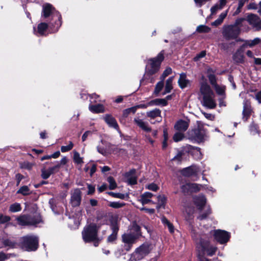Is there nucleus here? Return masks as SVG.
Listing matches in <instances>:
<instances>
[{"instance_id": "obj_1", "label": "nucleus", "mask_w": 261, "mask_h": 261, "mask_svg": "<svg viewBox=\"0 0 261 261\" xmlns=\"http://www.w3.org/2000/svg\"><path fill=\"white\" fill-rule=\"evenodd\" d=\"M203 227L204 230L200 232H197L196 230L192 229V237L197 242L199 261H211L205 257L204 255L213 256L216 253L217 248L211 245L208 241L204 240V238H208L212 236L213 228L211 226L205 227L204 225Z\"/></svg>"}, {"instance_id": "obj_2", "label": "nucleus", "mask_w": 261, "mask_h": 261, "mask_svg": "<svg viewBox=\"0 0 261 261\" xmlns=\"http://www.w3.org/2000/svg\"><path fill=\"white\" fill-rule=\"evenodd\" d=\"M164 59V52L162 51L156 57L148 60L143 81L146 80L147 82L150 83L154 82L156 77L155 74L159 71Z\"/></svg>"}, {"instance_id": "obj_3", "label": "nucleus", "mask_w": 261, "mask_h": 261, "mask_svg": "<svg viewBox=\"0 0 261 261\" xmlns=\"http://www.w3.org/2000/svg\"><path fill=\"white\" fill-rule=\"evenodd\" d=\"M200 92L202 96V105L207 109H215L217 103L215 99V94L210 86L206 83L202 82L200 85Z\"/></svg>"}, {"instance_id": "obj_4", "label": "nucleus", "mask_w": 261, "mask_h": 261, "mask_svg": "<svg viewBox=\"0 0 261 261\" xmlns=\"http://www.w3.org/2000/svg\"><path fill=\"white\" fill-rule=\"evenodd\" d=\"M42 16L46 18L51 16L53 19H56L55 24L50 23L53 27V32H56L61 25V15L57 12H55L54 8L49 4H44L43 6Z\"/></svg>"}, {"instance_id": "obj_5", "label": "nucleus", "mask_w": 261, "mask_h": 261, "mask_svg": "<svg viewBox=\"0 0 261 261\" xmlns=\"http://www.w3.org/2000/svg\"><path fill=\"white\" fill-rule=\"evenodd\" d=\"M38 247V238L34 236H27L22 238L20 247L27 251H34Z\"/></svg>"}, {"instance_id": "obj_6", "label": "nucleus", "mask_w": 261, "mask_h": 261, "mask_svg": "<svg viewBox=\"0 0 261 261\" xmlns=\"http://www.w3.org/2000/svg\"><path fill=\"white\" fill-rule=\"evenodd\" d=\"M151 249L150 245L148 244H142L131 254L129 261H137L143 259L149 253Z\"/></svg>"}, {"instance_id": "obj_7", "label": "nucleus", "mask_w": 261, "mask_h": 261, "mask_svg": "<svg viewBox=\"0 0 261 261\" xmlns=\"http://www.w3.org/2000/svg\"><path fill=\"white\" fill-rule=\"evenodd\" d=\"M240 32L239 27L232 25H224L222 28V34L226 40L237 38Z\"/></svg>"}, {"instance_id": "obj_8", "label": "nucleus", "mask_w": 261, "mask_h": 261, "mask_svg": "<svg viewBox=\"0 0 261 261\" xmlns=\"http://www.w3.org/2000/svg\"><path fill=\"white\" fill-rule=\"evenodd\" d=\"M17 221L21 225H36L41 222V218L39 214L33 216L23 215L18 217Z\"/></svg>"}, {"instance_id": "obj_9", "label": "nucleus", "mask_w": 261, "mask_h": 261, "mask_svg": "<svg viewBox=\"0 0 261 261\" xmlns=\"http://www.w3.org/2000/svg\"><path fill=\"white\" fill-rule=\"evenodd\" d=\"M97 229L96 225L90 224L85 227L82 232V237L85 242H89L97 239Z\"/></svg>"}, {"instance_id": "obj_10", "label": "nucleus", "mask_w": 261, "mask_h": 261, "mask_svg": "<svg viewBox=\"0 0 261 261\" xmlns=\"http://www.w3.org/2000/svg\"><path fill=\"white\" fill-rule=\"evenodd\" d=\"M197 127L190 132V136L192 139L197 142L203 141L206 137V130L203 124L200 121H197Z\"/></svg>"}, {"instance_id": "obj_11", "label": "nucleus", "mask_w": 261, "mask_h": 261, "mask_svg": "<svg viewBox=\"0 0 261 261\" xmlns=\"http://www.w3.org/2000/svg\"><path fill=\"white\" fill-rule=\"evenodd\" d=\"M212 233V235L214 236L215 240L222 244L227 243L230 238L229 233L224 230L220 229L213 230Z\"/></svg>"}, {"instance_id": "obj_12", "label": "nucleus", "mask_w": 261, "mask_h": 261, "mask_svg": "<svg viewBox=\"0 0 261 261\" xmlns=\"http://www.w3.org/2000/svg\"><path fill=\"white\" fill-rule=\"evenodd\" d=\"M247 20L253 28L258 31L261 30V19L256 14H250L247 16Z\"/></svg>"}, {"instance_id": "obj_13", "label": "nucleus", "mask_w": 261, "mask_h": 261, "mask_svg": "<svg viewBox=\"0 0 261 261\" xmlns=\"http://www.w3.org/2000/svg\"><path fill=\"white\" fill-rule=\"evenodd\" d=\"M201 185L195 183H186L181 187V191L184 194L196 192L200 190Z\"/></svg>"}, {"instance_id": "obj_14", "label": "nucleus", "mask_w": 261, "mask_h": 261, "mask_svg": "<svg viewBox=\"0 0 261 261\" xmlns=\"http://www.w3.org/2000/svg\"><path fill=\"white\" fill-rule=\"evenodd\" d=\"M75 215V216L70 217L68 222V226L72 229L77 228L80 225V222L82 220V215L80 212H78Z\"/></svg>"}, {"instance_id": "obj_15", "label": "nucleus", "mask_w": 261, "mask_h": 261, "mask_svg": "<svg viewBox=\"0 0 261 261\" xmlns=\"http://www.w3.org/2000/svg\"><path fill=\"white\" fill-rule=\"evenodd\" d=\"M252 112L250 101L245 99L243 101V110L242 112V119L244 121H246L250 117Z\"/></svg>"}, {"instance_id": "obj_16", "label": "nucleus", "mask_w": 261, "mask_h": 261, "mask_svg": "<svg viewBox=\"0 0 261 261\" xmlns=\"http://www.w3.org/2000/svg\"><path fill=\"white\" fill-rule=\"evenodd\" d=\"M134 121L135 124H136L144 132L146 133H149L151 132V128L147 122L144 121L138 117H135Z\"/></svg>"}, {"instance_id": "obj_17", "label": "nucleus", "mask_w": 261, "mask_h": 261, "mask_svg": "<svg viewBox=\"0 0 261 261\" xmlns=\"http://www.w3.org/2000/svg\"><path fill=\"white\" fill-rule=\"evenodd\" d=\"M81 201V192L79 189H75L71 194L70 203L73 206L80 204Z\"/></svg>"}, {"instance_id": "obj_18", "label": "nucleus", "mask_w": 261, "mask_h": 261, "mask_svg": "<svg viewBox=\"0 0 261 261\" xmlns=\"http://www.w3.org/2000/svg\"><path fill=\"white\" fill-rule=\"evenodd\" d=\"M193 201L198 209L201 211L206 204V199L204 195H199L193 197Z\"/></svg>"}, {"instance_id": "obj_19", "label": "nucleus", "mask_w": 261, "mask_h": 261, "mask_svg": "<svg viewBox=\"0 0 261 261\" xmlns=\"http://www.w3.org/2000/svg\"><path fill=\"white\" fill-rule=\"evenodd\" d=\"M189 125V120H179L174 125L176 130L180 132H184L187 130Z\"/></svg>"}, {"instance_id": "obj_20", "label": "nucleus", "mask_w": 261, "mask_h": 261, "mask_svg": "<svg viewBox=\"0 0 261 261\" xmlns=\"http://www.w3.org/2000/svg\"><path fill=\"white\" fill-rule=\"evenodd\" d=\"M198 171V168L195 165H192L182 170L181 174L185 176L189 177L196 174Z\"/></svg>"}, {"instance_id": "obj_21", "label": "nucleus", "mask_w": 261, "mask_h": 261, "mask_svg": "<svg viewBox=\"0 0 261 261\" xmlns=\"http://www.w3.org/2000/svg\"><path fill=\"white\" fill-rule=\"evenodd\" d=\"M122 238L123 242L124 243L127 244L128 245L129 248H126V250H129V249L130 247V245L134 244L137 238L135 235L133 234L130 233L124 234L122 236Z\"/></svg>"}, {"instance_id": "obj_22", "label": "nucleus", "mask_w": 261, "mask_h": 261, "mask_svg": "<svg viewBox=\"0 0 261 261\" xmlns=\"http://www.w3.org/2000/svg\"><path fill=\"white\" fill-rule=\"evenodd\" d=\"M243 52L244 51L242 48H240L236 51L232 57L233 60L234 62L236 63H243L244 62Z\"/></svg>"}, {"instance_id": "obj_23", "label": "nucleus", "mask_w": 261, "mask_h": 261, "mask_svg": "<svg viewBox=\"0 0 261 261\" xmlns=\"http://www.w3.org/2000/svg\"><path fill=\"white\" fill-rule=\"evenodd\" d=\"M103 119L108 125L112 127L118 129V125L116 119L111 115L107 114L103 117Z\"/></svg>"}, {"instance_id": "obj_24", "label": "nucleus", "mask_w": 261, "mask_h": 261, "mask_svg": "<svg viewBox=\"0 0 261 261\" xmlns=\"http://www.w3.org/2000/svg\"><path fill=\"white\" fill-rule=\"evenodd\" d=\"M48 28V24L45 22H41L38 25L37 31L34 28V33L37 36L45 35V32Z\"/></svg>"}, {"instance_id": "obj_25", "label": "nucleus", "mask_w": 261, "mask_h": 261, "mask_svg": "<svg viewBox=\"0 0 261 261\" xmlns=\"http://www.w3.org/2000/svg\"><path fill=\"white\" fill-rule=\"evenodd\" d=\"M227 0H219V3L211 8V15L216 14L218 11L222 10L227 3Z\"/></svg>"}, {"instance_id": "obj_26", "label": "nucleus", "mask_w": 261, "mask_h": 261, "mask_svg": "<svg viewBox=\"0 0 261 261\" xmlns=\"http://www.w3.org/2000/svg\"><path fill=\"white\" fill-rule=\"evenodd\" d=\"M178 83L179 86L181 89H184L190 85V81L187 79L186 74L184 73H182L180 74Z\"/></svg>"}, {"instance_id": "obj_27", "label": "nucleus", "mask_w": 261, "mask_h": 261, "mask_svg": "<svg viewBox=\"0 0 261 261\" xmlns=\"http://www.w3.org/2000/svg\"><path fill=\"white\" fill-rule=\"evenodd\" d=\"M60 165H57L52 168L46 170L45 168H43L41 170V177L43 179H47L50 175L54 172V171L59 168Z\"/></svg>"}, {"instance_id": "obj_28", "label": "nucleus", "mask_w": 261, "mask_h": 261, "mask_svg": "<svg viewBox=\"0 0 261 261\" xmlns=\"http://www.w3.org/2000/svg\"><path fill=\"white\" fill-rule=\"evenodd\" d=\"M153 194L150 192H145L140 196L139 200L141 202L142 205L146 204L151 202V198L152 197Z\"/></svg>"}, {"instance_id": "obj_29", "label": "nucleus", "mask_w": 261, "mask_h": 261, "mask_svg": "<svg viewBox=\"0 0 261 261\" xmlns=\"http://www.w3.org/2000/svg\"><path fill=\"white\" fill-rule=\"evenodd\" d=\"M228 12V9L221 13L219 17L214 22L212 23V25L215 27H217L220 25L223 21L224 19L227 16Z\"/></svg>"}, {"instance_id": "obj_30", "label": "nucleus", "mask_w": 261, "mask_h": 261, "mask_svg": "<svg viewBox=\"0 0 261 261\" xmlns=\"http://www.w3.org/2000/svg\"><path fill=\"white\" fill-rule=\"evenodd\" d=\"M89 110L94 113H100L105 112V108L101 104L96 105H90L89 106Z\"/></svg>"}, {"instance_id": "obj_31", "label": "nucleus", "mask_w": 261, "mask_h": 261, "mask_svg": "<svg viewBox=\"0 0 261 261\" xmlns=\"http://www.w3.org/2000/svg\"><path fill=\"white\" fill-rule=\"evenodd\" d=\"M135 172L136 170L135 169H133L126 173L127 182L129 185H134L137 184V177L134 175Z\"/></svg>"}, {"instance_id": "obj_32", "label": "nucleus", "mask_w": 261, "mask_h": 261, "mask_svg": "<svg viewBox=\"0 0 261 261\" xmlns=\"http://www.w3.org/2000/svg\"><path fill=\"white\" fill-rule=\"evenodd\" d=\"M167 105V100L164 98H158L152 100L148 102L149 106H157L162 105L163 106H166Z\"/></svg>"}, {"instance_id": "obj_33", "label": "nucleus", "mask_w": 261, "mask_h": 261, "mask_svg": "<svg viewBox=\"0 0 261 261\" xmlns=\"http://www.w3.org/2000/svg\"><path fill=\"white\" fill-rule=\"evenodd\" d=\"M174 80V76H171L168 78L166 82V85L165 88V91L163 94L169 93L172 89V82Z\"/></svg>"}, {"instance_id": "obj_34", "label": "nucleus", "mask_w": 261, "mask_h": 261, "mask_svg": "<svg viewBox=\"0 0 261 261\" xmlns=\"http://www.w3.org/2000/svg\"><path fill=\"white\" fill-rule=\"evenodd\" d=\"M211 214V210L209 206L206 207L204 212H201L199 215L198 216L197 219L200 221L205 220L208 215Z\"/></svg>"}, {"instance_id": "obj_35", "label": "nucleus", "mask_w": 261, "mask_h": 261, "mask_svg": "<svg viewBox=\"0 0 261 261\" xmlns=\"http://www.w3.org/2000/svg\"><path fill=\"white\" fill-rule=\"evenodd\" d=\"M260 42V39L259 38H255L253 40H245V43L243 44V46H249L250 47H252L256 44H258Z\"/></svg>"}, {"instance_id": "obj_36", "label": "nucleus", "mask_w": 261, "mask_h": 261, "mask_svg": "<svg viewBox=\"0 0 261 261\" xmlns=\"http://www.w3.org/2000/svg\"><path fill=\"white\" fill-rule=\"evenodd\" d=\"M213 87L218 95H222L224 96V98H225V86H219L217 84L215 85Z\"/></svg>"}, {"instance_id": "obj_37", "label": "nucleus", "mask_w": 261, "mask_h": 261, "mask_svg": "<svg viewBox=\"0 0 261 261\" xmlns=\"http://www.w3.org/2000/svg\"><path fill=\"white\" fill-rule=\"evenodd\" d=\"M146 115L148 117L153 119L158 116H160L161 111L159 109H155L152 111L147 112Z\"/></svg>"}, {"instance_id": "obj_38", "label": "nucleus", "mask_w": 261, "mask_h": 261, "mask_svg": "<svg viewBox=\"0 0 261 261\" xmlns=\"http://www.w3.org/2000/svg\"><path fill=\"white\" fill-rule=\"evenodd\" d=\"M17 193L21 194L24 196H27L31 193V191L27 186H23L19 188L17 191Z\"/></svg>"}, {"instance_id": "obj_39", "label": "nucleus", "mask_w": 261, "mask_h": 261, "mask_svg": "<svg viewBox=\"0 0 261 261\" xmlns=\"http://www.w3.org/2000/svg\"><path fill=\"white\" fill-rule=\"evenodd\" d=\"M21 210V207L19 203H14L11 204L9 207V211L12 213H16Z\"/></svg>"}, {"instance_id": "obj_40", "label": "nucleus", "mask_w": 261, "mask_h": 261, "mask_svg": "<svg viewBox=\"0 0 261 261\" xmlns=\"http://www.w3.org/2000/svg\"><path fill=\"white\" fill-rule=\"evenodd\" d=\"M211 31V28L205 25H200L197 27L196 31L200 33H208Z\"/></svg>"}, {"instance_id": "obj_41", "label": "nucleus", "mask_w": 261, "mask_h": 261, "mask_svg": "<svg viewBox=\"0 0 261 261\" xmlns=\"http://www.w3.org/2000/svg\"><path fill=\"white\" fill-rule=\"evenodd\" d=\"M73 160L74 162L77 164H81L83 163V159L80 156L79 152L76 151L73 152Z\"/></svg>"}, {"instance_id": "obj_42", "label": "nucleus", "mask_w": 261, "mask_h": 261, "mask_svg": "<svg viewBox=\"0 0 261 261\" xmlns=\"http://www.w3.org/2000/svg\"><path fill=\"white\" fill-rule=\"evenodd\" d=\"M3 244L5 246H8L11 248H17V243L12 241L9 239L5 240L3 241Z\"/></svg>"}, {"instance_id": "obj_43", "label": "nucleus", "mask_w": 261, "mask_h": 261, "mask_svg": "<svg viewBox=\"0 0 261 261\" xmlns=\"http://www.w3.org/2000/svg\"><path fill=\"white\" fill-rule=\"evenodd\" d=\"M107 180L109 183V189L110 190H114L116 188L117 184L114 179L112 177H109L107 179Z\"/></svg>"}, {"instance_id": "obj_44", "label": "nucleus", "mask_w": 261, "mask_h": 261, "mask_svg": "<svg viewBox=\"0 0 261 261\" xmlns=\"http://www.w3.org/2000/svg\"><path fill=\"white\" fill-rule=\"evenodd\" d=\"M184 138V135L182 133V132H179L176 133L173 136V140L177 142L180 141L183 139Z\"/></svg>"}, {"instance_id": "obj_45", "label": "nucleus", "mask_w": 261, "mask_h": 261, "mask_svg": "<svg viewBox=\"0 0 261 261\" xmlns=\"http://www.w3.org/2000/svg\"><path fill=\"white\" fill-rule=\"evenodd\" d=\"M164 86V80H161V81L159 82L155 88L154 93L155 94H158L160 93V92L161 91V90L163 89Z\"/></svg>"}, {"instance_id": "obj_46", "label": "nucleus", "mask_w": 261, "mask_h": 261, "mask_svg": "<svg viewBox=\"0 0 261 261\" xmlns=\"http://www.w3.org/2000/svg\"><path fill=\"white\" fill-rule=\"evenodd\" d=\"M172 73V69L170 67H167L163 72L160 77L161 80H164L169 74Z\"/></svg>"}, {"instance_id": "obj_47", "label": "nucleus", "mask_w": 261, "mask_h": 261, "mask_svg": "<svg viewBox=\"0 0 261 261\" xmlns=\"http://www.w3.org/2000/svg\"><path fill=\"white\" fill-rule=\"evenodd\" d=\"M10 217L0 214V224H4L10 221Z\"/></svg>"}, {"instance_id": "obj_48", "label": "nucleus", "mask_w": 261, "mask_h": 261, "mask_svg": "<svg viewBox=\"0 0 261 261\" xmlns=\"http://www.w3.org/2000/svg\"><path fill=\"white\" fill-rule=\"evenodd\" d=\"M124 205V203H121L119 202H111L109 204V206L115 208H118L122 207Z\"/></svg>"}, {"instance_id": "obj_49", "label": "nucleus", "mask_w": 261, "mask_h": 261, "mask_svg": "<svg viewBox=\"0 0 261 261\" xmlns=\"http://www.w3.org/2000/svg\"><path fill=\"white\" fill-rule=\"evenodd\" d=\"M182 153L179 152L176 156H175L172 159V161L176 162L177 164H179L181 162L182 160Z\"/></svg>"}, {"instance_id": "obj_50", "label": "nucleus", "mask_w": 261, "mask_h": 261, "mask_svg": "<svg viewBox=\"0 0 261 261\" xmlns=\"http://www.w3.org/2000/svg\"><path fill=\"white\" fill-rule=\"evenodd\" d=\"M20 167L21 168L30 170L32 168L33 164L28 162H24L21 163Z\"/></svg>"}, {"instance_id": "obj_51", "label": "nucleus", "mask_w": 261, "mask_h": 261, "mask_svg": "<svg viewBox=\"0 0 261 261\" xmlns=\"http://www.w3.org/2000/svg\"><path fill=\"white\" fill-rule=\"evenodd\" d=\"M208 77L211 84L213 87L215 86V85H217L216 83V78L214 74H210Z\"/></svg>"}, {"instance_id": "obj_52", "label": "nucleus", "mask_w": 261, "mask_h": 261, "mask_svg": "<svg viewBox=\"0 0 261 261\" xmlns=\"http://www.w3.org/2000/svg\"><path fill=\"white\" fill-rule=\"evenodd\" d=\"M250 130L253 135L258 133L257 125L252 123L250 126Z\"/></svg>"}, {"instance_id": "obj_53", "label": "nucleus", "mask_w": 261, "mask_h": 261, "mask_svg": "<svg viewBox=\"0 0 261 261\" xmlns=\"http://www.w3.org/2000/svg\"><path fill=\"white\" fill-rule=\"evenodd\" d=\"M206 55V51L203 50L197 54L194 58L195 61H198L200 59L203 58Z\"/></svg>"}, {"instance_id": "obj_54", "label": "nucleus", "mask_w": 261, "mask_h": 261, "mask_svg": "<svg viewBox=\"0 0 261 261\" xmlns=\"http://www.w3.org/2000/svg\"><path fill=\"white\" fill-rule=\"evenodd\" d=\"M146 188L148 189V190H151L153 191H156L158 190L159 187H158V186L156 184L152 183V184L148 185L147 186V187H146Z\"/></svg>"}, {"instance_id": "obj_55", "label": "nucleus", "mask_w": 261, "mask_h": 261, "mask_svg": "<svg viewBox=\"0 0 261 261\" xmlns=\"http://www.w3.org/2000/svg\"><path fill=\"white\" fill-rule=\"evenodd\" d=\"M97 151H98V152L101 153V154L105 155H106L107 154V150L104 147H101L100 146H98L97 147Z\"/></svg>"}, {"instance_id": "obj_56", "label": "nucleus", "mask_w": 261, "mask_h": 261, "mask_svg": "<svg viewBox=\"0 0 261 261\" xmlns=\"http://www.w3.org/2000/svg\"><path fill=\"white\" fill-rule=\"evenodd\" d=\"M202 114L206 119L210 120H214L215 116L212 115V114L206 113L205 112H202Z\"/></svg>"}, {"instance_id": "obj_57", "label": "nucleus", "mask_w": 261, "mask_h": 261, "mask_svg": "<svg viewBox=\"0 0 261 261\" xmlns=\"http://www.w3.org/2000/svg\"><path fill=\"white\" fill-rule=\"evenodd\" d=\"M16 179L17 180V186H18L20 181L23 179V176L20 173H17L15 175Z\"/></svg>"}, {"instance_id": "obj_58", "label": "nucleus", "mask_w": 261, "mask_h": 261, "mask_svg": "<svg viewBox=\"0 0 261 261\" xmlns=\"http://www.w3.org/2000/svg\"><path fill=\"white\" fill-rule=\"evenodd\" d=\"M140 210L141 211H145L147 213H149L150 214H153L155 212L154 209H153V208H145V207H142L140 208Z\"/></svg>"}, {"instance_id": "obj_59", "label": "nucleus", "mask_w": 261, "mask_h": 261, "mask_svg": "<svg viewBox=\"0 0 261 261\" xmlns=\"http://www.w3.org/2000/svg\"><path fill=\"white\" fill-rule=\"evenodd\" d=\"M112 229L113 230V233L116 234L117 233V232L118 231L119 228L116 223H113L112 225Z\"/></svg>"}, {"instance_id": "obj_60", "label": "nucleus", "mask_w": 261, "mask_h": 261, "mask_svg": "<svg viewBox=\"0 0 261 261\" xmlns=\"http://www.w3.org/2000/svg\"><path fill=\"white\" fill-rule=\"evenodd\" d=\"M257 7H258L257 5L255 3H250L247 6V8L249 10H251V9L255 10V9H257Z\"/></svg>"}, {"instance_id": "obj_61", "label": "nucleus", "mask_w": 261, "mask_h": 261, "mask_svg": "<svg viewBox=\"0 0 261 261\" xmlns=\"http://www.w3.org/2000/svg\"><path fill=\"white\" fill-rule=\"evenodd\" d=\"M132 230H135L136 232V235H138L140 231V227L137 224H134L133 225Z\"/></svg>"}, {"instance_id": "obj_62", "label": "nucleus", "mask_w": 261, "mask_h": 261, "mask_svg": "<svg viewBox=\"0 0 261 261\" xmlns=\"http://www.w3.org/2000/svg\"><path fill=\"white\" fill-rule=\"evenodd\" d=\"M7 258H8L7 254L4 252H0V261H4Z\"/></svg>"}, {"instance_id": "obj_63", "label": "nucleus", "mask_w": 261, "mask_h": 261, "mask_svg": "<svg viewBox=\"0 0 261 261\" xmlns=\"http://www.w3.org/2000/svg\"><path fill=\"white\" fill-rule=\"evenodd\" d=\"M194 151H195V153L197 154L198 158L199 159H201L202 157V154L200 151V148L199 147H196L194 149Z\"/></svg>"}, {"instance_id": "obj_64", "label": "nucleus", "mask_w": 261, "mask_h": 261, "mask_svg": "<svg viewBox=\"0 0 261 261\" xmlns=\"http://www.w3.org/2000/svg\"><path fill=\"white\" fill-rule=\"evenodd\" d=\"M255 99L258 101L259 103H261V90L256 93L255 95Z\"/></svg>"}]
</instances>
